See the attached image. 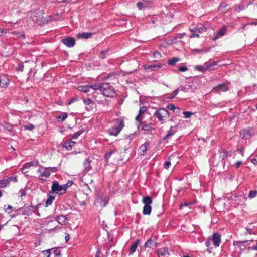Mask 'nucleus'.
I'll return each mask as SVG.
<instances>
[{"label": "nucleus", "mask_w": 257, "mask_h": 257, "mask_svg": "<svg viewBox=\"0 0 257 257\" xmlns=\"http://www.w3.org/2000/svg\"><path fill=\"white\" fill-rule=\"evenodd\" d=\"M2 182L3 183V186H4V188L7 187L9 185V184L10 183L8 178L3 179L2 180Z\"/></svg>", "instance_id": "nucleus-51"}, {"label": "nucleus", "mask_w": 257, "mask_h": 257, "mask_svg": "<svg viewBox=\"0 0 257 257\" xmlns=\"http://www.w3.org/2000/svg\"><path fill=\"white\" fill-rule=\"evenodd\" d=\"M91 160L89 158H87L83 163V166L84 167V169L83 170V172L85 173H87L89 171H90L92 169V167L90 165V163L91 162Z\"/></svg>", "instance_id": "nucleus-19"}, {"label": "nucleus", "mask_w": 257, "mask_h": 257, "mask_svg": "<svg viewBox=\"0 0 257 257\" xmlns=\"http://www.w3.org/2000/svg\"><path fill=\"white\" fill-rule=\"evenodd\" d=\"M152 4V2L150 0H141L136 5L139 10H142L148 8Z\"/></svg>", "instance_id": "nucleus-8"}, {"label": "nucleus", "mask_w": 257, "mask_h": 257, "mask_svg": "<svg viewBox=\"0 0 257 257\" xmlns=\"http://www.w3.org/2000/svg\"><path fill=\"white\" fill-rule=\"evenodd\" d=\"M28 165L29 167L30 166H37L38 165V162L36 161H33L28 163Z\"/></svg>", "instance_id": "nucleus-50"}, {"label": "nucleus", "mask_w": 257, "mask_h": 257, "mask_svg": "<svg viewBox=\"0 0 257 257\" xmlns=\"http://www.w3.org/2000/svg\"><path fill=\"white\" fill-rule=\"evenodd\" d=\"M62 42L68 47H72L75 44V40L71 37H68L63 39Z\"/></svg>", "instance_id": "nucleus-10"}, {"label": "nucleus", "mask_w": 257, "mask_h": 257, "mask_svg": "<svg viewBox=\"0 0 257 257\" xmlns=\"http://www.w3.org/2000/svg\"><path fill=\"white\" fill-rule=\"evenodd\" d=\"M92 33L89 32L79 33L77 34L78 38L88 39L92 37Z\"/></svg>", "instance_id": "nucleus-26"}, {"label": "nucleus", "mask_w": 257, "mask_h": 257, "mask_svg": "<svg viewBox=\"0 0 257 257\" xmlns=\"http://www.w3.org/2000/svg\"><path fill=\"white\" fill-rule=\"evenodd\" d=\"M162 65L160 63H157L156 64H152L148 65H146L144 67L145 70L147 72H149V70L154 71L157 70V69L161 68Z\"/></svg>", "instance_id": "nucleus-16"}, {"label": "nucleus", "mask_w": 257, "mask_h": 257, "mask_svg": "<svg viewBox=\"0 0 257 257\" xmlns=\"http://www.w3.org/2000/svg\"><path fill=\"white\" fill-rule=\"evenodd\" d=\"M149 145L150 142H146L140 147L139 151L141 155H144L146 154L147 149L149 147Z\"/></svg>", "instance_id": "nucleus-20"}, {"label": "nucleus", "mask_w": 257, "mask_h": 257, "mask_svg": "<svg viewBox=\"0 0 257 257\" xmlns=\"http://www.w3.org/2000/svg\"><path fill=\"white\" fill-rule=\"evenodd\" d=\"M72 146L71 145H70V144H67V145H65V148L68 150H71L72 149Z\"/></svg>", "instance_id": "nucleus-63"}, {"label": "nucleus", "mask_w": 257, "mask_h": 257, "mask_svg": "<svg viewBox=\"0 0 257 257\" xmlns=\"http://www.w3.org/2000/svg\"><path fill=\"white\" fill-rule=\"evenodd\" d=\"M67 188V184L60 185L57 182L54 181L51 186V190L53 193H56L61 195L66 192Z\"/></svg>", "instance_id": "nucleus-5"}, {"label": "nucleus", "mask_w": 257, "mask_h": 257, "mask_svg": "<svg viewBox=\"0 0 257 257\" xmlns=\"http://www.w3.org/2000/svg\"><path fill=\"white\" fill-rule=\"evenodd\" d=\"M196 69H197L198 70L200 71H201V72H203V71H206V69H205V66H201V65H197L196 67Z\"/></svg>", "instance_id": "nucleus-46"}, {"label": "nucleus", "mask_w": 257, "mask_h": 257, "mask_svg": "<svg viewBox=\"0 0 257 257\" xmlns=\"http://www.w3.org/2000/svg\"><path fill=\"white\" fill-rule=\"evenodd\" d=\"M117 125H114L113 127L109 130V134L112 136H117L122 129L124 127V119L122 117L119 118L116 120Z\"/></svg>", "instance_id": "nucleus-2"}, {"label": "nucleus", "mask_w": 257, "mask_h": 257, "mask_svg": "<svg viewBox=\"0 0 257 257\" xmlns=\"http://www.w3.org/2000/svg\"><path fill=\"white\" fill-rule=\"evenodd\" d=\"M154 115L158 118V120L161 122V123L163 124L168 118L170 114L166 109L161 108L155 112Z\"/></svg>", "instance_id": "nucleus-4"}, {"label": "nucleus", "mask_w": 257, "mask_h": 257, "mask_svg": "<svg viewBox=\"0 0 257 257\" xmlns=\"http://www.w3.org/2000/svg\"><path fill=\"white\" fill-rule=\"evenodd\" d=\"M171 163L170 161H166L164 163V167L165 169H168L171 166Z\"/></svg>", "instance_id": "nucleus-53"}, {"label": "nucleus", "mask_w": 257, "mask_h": 257, "mask_svg": "<svg viewBox=\"0 0 257 257\" xmlns=\"http://www.w3.org/2000/svg\"><path fill=\"white\" fill-rule=\"evenodd\" d=\"M141 115L138 114L135 118L136 121L139 122L140 125L141 124L142 119L141 118Z\"/></svg>", "instance_id": "nucleus-58"}, {"label": "nucleus", "mask_w": 257, "mask_h": 257, "mask_svg": "<svg viewBox=\"0 0 257 257\" xmlns=\"http://www.w3.org/2000/svg\"><path fill=\"white\" fill-rule=\"evenodd\" d=\"M68 117L66 112H62L59 115L57 116L56 118L59 122H62L65 120Z\"/></svg>", "instance_id": "nucleus-28"}, {"label": "nucleus", "mask_w": 257, "mask_h": 257, "mask_svg": "<svg viewBox=\"0 0 257 257\" xmlns=\"http://www.w3.org/2000/svg\"><path fill=\"white\" fill-rule=\"evenodd\" d=\"M152 210L151 205H144L143 209V213L144 215H150Z\"/></svg>", "instance_id": "nucleus-29"}, {"label": "nucleus", "mask_w": 257, "mask_h": 257, "mask_svg": "<svg viewBox=\"0 0 257 257\" xmlns=\"http://www.w3.org/2000/svg\"><path fill=\"white\" fill-rule=\"evenodd\" d=\"M177 125L171 126L168 131L167 134L163 138V140H165L167 139L169 137L174 135L177 131Z\"/></svg>", "instance_id": "nucleus-17"}, {"label": "nucleus", "mask_w": 257, "mask_h": 257, "mask_svg": "<svg viewBox=\"0 0 257 257\" xmlns=\"http://www.w3.org/2000/svg\"><path fill=\"white\" fill-rule=\"evenodd\" d=\"M66 217L64 215H59L56 218L57 221L60 224H64L66 220Z\"/></svg>", "instance_id": "nucleus-30"}, {"label": "nucleus", "mask_w": 257, "mask_h": 257, "mask_svg": "<svg viewBox=\"0 0 257 257\" xmlns=\"http://www.w3.org/2000/svg\"><path fill=\"white\" fill-rule=\"evenodd\" d=\"M243 9H244V6H242V7H241L240 6H236L235 8V10L236 11H240V10H243Z\"/></svg>", "instance_id": "nucleus-61"}, {"label": "nucleus", "mask_w": 257, "mask_h": 257, "mask_svg": "<svg viewBox=\"0 0 257 257\" xmlns=\"http://www.w3.org/2000/svg\"><path fill=\"white\" fill-rule=\"evenodd\" d=\"M173 111L177 115H180L181 114V109L179 107H176V108Z\"/></svg>", "instance_id": "nucleus-49"}, {"label": "nucleus", "mask_w": 257, "mask_h": 257, "mask_svg": "<svg viewBox=\"0 0 257 257\" xmlns=\"http://www.w3.org/2000/svg\"><path fill=\"white\" fill-rule=\"evenodd\" d=\"M115 151L114 150H110L109 151L108 153H106L105 154V159L106 160H108L110 157H111V156L112 155V154L115 152Z\"/></svg>", "instance_id": "nucleus-43"}, {"label": "nucleus", "mask_w": 257, "mask_h": 257, "mask_svg": "<svg viewBox=\"0 0 257 257\" xmlns=\"http://www.w3.org/2000/svg\"><path fill=\"white\" fill-rule=\"evenodd\" d=\"M157 243L154 242L151 239H148L144 244L145 247H149L150 248H155L157 247Z\"/></svg>", "instance_id": "nucleus-24"}, {"label": "nucleus", "mask_w": 257, "mask_h": 257, "mask_svg": "<svg viewBox=\"0 0 257 257\" xmlns=\"http://www.w3.org/2000/svg\"><path fill=\"white\" fill-rule=\"evenodd\" d=\"M83 132L82 130H80L79 131H77L75 134H73L72 136V139H76L78 138L79 136H80L82 133Z\"/></svg>", "instance_id": "nucleus-44"}, {"label": "nucleus", "mask_w": 257, "mask_h": 257, "mask_svg": "<svg viewBox=\"0 0 257 257\" xmlns=\"http://www.w3.org/2000/svg\"><path fill=\"white\" fill-rule=\"evenodd\" d=\"M253 241V240H244L243 241H234L233 242V245L234 246H237L238 247L240 250H243L245 247L247 245H249Z\"/></svg>", "instance_id": "nucleus-6"}, {"label": "nucleus", "mask_w": 257, "mask_h": 257, "mask_svg": "<svg viewBox=\"0 0 257 257\" xmlns=\"http://www.w3.org/2000/svg\"><path fill=\"white\" fill-rule=\"evenodd\" d=\"M52 253L54 254V257H61V251L57 248H53L51 249L43 251L44 254H48L47 257H50V254Z\"/></svg>", "instance_id": "nucleus-9"}, {"label": "nucleus", "mask_w": 257, "mask_h": 257, "mask_svg": "<svg viewBox=\"0 0 257 257\" xmlns=\"http://www.w3.org/2000/svg\"><path fill=\"white\" fill-rule=\"evenodd\" d=\"M183 113L185 118H190L193 114V113L190 111H184Z\"/></svg>", "instance_id": "nucleus-45"}, {"label": "nucleus", "mask_w": 257, "mask_h": 257, "mask_svg": "<svg viewBox=\"0 0 257 257\" xmlns=\"http://www.w3.org/2000/svg\"><path fill=\"white\" fill-rule=\"evenodd\" d=\"M157 254L159 257H168L169 253L167 248H162L157 251Z\"/></svg>", "instance_id": "nucleus-21"}, {"label": "nucleus", "mask_w": 257, "mask_h": 257, "mask_svg": "<svg viewBox=\"0 0 257 257\" xmlns=\"http://www.w3.org/2000/svg\"><path fill=\"white\" fill-rule=\"evenodd\" d=\"M142 201L144 205H150L152 203V199L150 197L147 196L143 197Z\"/></svg>", "instance_id": "nucleus-31"}, {"label": "nucleus", "mask_w": 257, "mask_h": 257, "mask_svg": "<svg viewBox=\"0 0 257 257\" xmlns=\"http://www.w3.org/2000/svg\"><path fill=\"white\" fill-rule=\"evenodd\" d=\"M24 128L25 130L32 131L35 128V126L32 124H28L24 125Z\"/></svg>", "instance_id": "nucleus-42"}, {"label": "nucleus", "mask_w": 257, "mask_h": 257, "mask_svg": "<svg viewBox=\"0 0 257 257\" xmlns=\"http://www.w3.org/2000/svg\"><path fill=\"white\" fill-rule=\"evenodd\" d=\"M78 90L85 93H87L89 91V86L81 85L78 87Z\"/></svg>", "instance_id": "nucleus-34"}, {"label": "nucleus", "mask_w": 257, "mask_h": 257, "mask_svg": "<svg viewBox=\"0 0 257 257\" xmlns=\"http://www.w3.org/2000/svg\"><path fill=\"white\" fill-rule=\"evenodd\" d=\"M8 179L9 182L13 181L14 182H16L17 181V179L16 176H11L8 178Z\"/></svg>", "instance_id": "nucleus-52"}, {"label": "nucleus", "mask_w": 257, "mask_h": 257, "mask_svg": "<svg viewBox=\"0 0 257 257\" xmlns=\"http://www.w3.org/2000/svg\"><path fill=\"white\" fill-rule=\"evenodd\" d=\"M257 195V191L256 190H252L249 192L248 197L250 198H253L255 197Z\"/></svg>", "instance_id": "nucleus-40"}, {"label": "nucleus", "mask_w": 257, "mask_h": 257, "mask_svg": "<svg viewBox=\"0 0 257 257\" xmlns=\"http://www.w3.org/2000/svg\"><path fill=\"white\" fill-rule=\"evenodd\" d=\"M178 70L180 72H185L188 70V68L185 66H180L178 68Z\"/></svg>", "instance_id": "nucleus-54"}, {"label": "nucleus", "mask_w": 257, "mask_h": 257, "mask_svg": "<svg viewBox=\"0 0 257 257\" xmlns=\"http://www.w3.org/2000/svg\"><path fill=\"white\" fill-rule=\"evenodd\" d=\"M140 239H137L133 242V243H132V244L131 245V246L130 248V254H132L136 251L137 248L140 243Z\"/></svg>", "instance_id": "nucleus-22"}, {"label": "nucleus", "mask_w": 257, "mask_h": 257, "mask_svg": "<svg viewBox=\"0 0 257 257\" xmlns=\"http://www.w3.org/2000/svg\"><path fill=\"white\" fill-rule=\"evenodd\" d=\"M55 199V197L52 195H49L47 199L45 204L46 206L51 205Z\"/></svg>", "instance_id": "nucleus-37"}, {"label": "nucleus", "mask_w": 257, "mask_h": 257, "mask_svg": "<svg viewBox=\"0 0 257 257\" xmlns=\"http://www.w3.org/2000/svg\"><path fill=\"white\" fill-rule=\"evenodd\" d=\"M237 151H238L242 156L243 155L244 152V150L243 148H240V149H238Z\"/></svg>", "instance_id": "nucleus-60"}, {"label": "nucleus", "mask_w": 257, "mask_h": 257, "mask_svg": "<svg viewBox=\"0 0 257 257\" xmlns=\"http://www.w3.org/2000/svg\"><path fill=\"white\" fill-rule=\"evenodd\" d=\"M216 65V63L215 62H211V63H209V62L205 63V66L206 71L212 70L213 69V67H214Z\"/></svg>", "instance_id": "nucleus-35"}, {"label": "nucleus", "mask_w": 257, "mask_h": 257, "mask_svg": "<svg viewBox=\"0 0 257 257\" xmlns=\"http://www.w3.org/2000/svg\"><path fill=\"white\" fill-rule=\"evenodd\" d=\"M179 88H177L176 89H175L173 92L172 93L174 94V96H176L178 93H179Z\"/></svg>", "instance_id": "nucleus-62"}, {"label": "nucleus", "mask_w": 257, "mask_h": 257, "mask_svg": "<svg viewBox=\"0 0 257 257\" xmlns=\"http://www.w3.org/2000/svg\"><path fill=\"white\" fill-rule=\"evenodd\" d=\"M78 100V98L77 97H73L72 98H71L67 103V105H71L72 103H73V102H76Z\"/></svg>", "instance_id": "nucleus-47"}, {"label": "nucleus", "mask_w": 257, "mask_h": 257, "mask_svg": "<svg viewBox=\"0 0 257 257\" xmlns=\"http://www.w3.org/2000/svg\"><path fill=\"white\" fill-rule=\"evenodd\" d=\"M240 136L242 139L248 140L252 136L250 131L244 129L240 132Z\"/></svg>", "instance_id": "nucleus-18"}, {"label": "nucleus", "mask_w": 257, "mask_h": 257, "mask_svg": "<svg viewBox=\"0 0 257 257\" xmlns=\"http://www.w3.org/2000/svg\"><path fill=\"white\" fill-rule=\"evenodd\" d=\"M83 102L86 106L91 105L93 106L94 105V102L89 98H87L83 100Z\"/></svg>", "instance_id": "nucleus-38"}, {"label": "nucleus", "mask_w": 257, "mask_h": 257, "mask_svg": "<svg viewBox=\"0 0 257 257\" xmlns=\"http://www.w3.org/2000/svg\"><path fill=\"white\" fill-rule=\"evenodd\" d=\"M8 32V30L6 29H2L0 28V35L6 34Z\"/></svg>", "instance_id": "nucleus-59"}, {"label": "nucleus", "mask_w": 257, "mask_h": 257, "mask_svg": "<svg viewBox=\"0 0 257 257\" xmlns=\"http://www.w3.org/2000/svg\"><path fill=\"white\" fill-rule=\"evenodd\" d=\"M180 60L179 58L174 57L172 59H169L168 60V63L169 65L173 66L175 65V64Z\"/></svg>", "instance_id": "nucleus-36"}, {"label": "nucleus", "mask_w": 257, "mask_h": 257, "mask_svg": "<svg viewBox=\"0 0 257 257\" xmlns=\"http://www.w3.org/2000/svg\"><path fill=\"white\" fill-rule=\"evenodd\" d=\"M24 68V65L23 64H19L18 67V69L20 71H23Z\"/></svg>", "instance_id": "nucleus-64"}, {"label": "nucleus", "mask_w": 257, "mask_h": 257, "mask_svg": "<svg viewBox=\"0 0 257 257\" xmlns=\"http://www.w3.org/2000/svg\"><path fill=\"white\" fill-rule=\"evenodd\" d=\"M101 93L108 97H115L117 96V93L114 88L109 84L102 83Z\"/></svg>", "instance_id": "nucleus-1"}, {"label": "nucleus", "mask_w": 257, "mask_h": 257, "mask_svg": "<svg viewBox=\"0 0 257 257\" xmlns=\"http://www.w3.org/2000/svg\"><path fill=\"white\" fill-rule=\"evenodd\" d=\"M167 108L168 109L173 111L175 109V108H176V107L175 106V105L173 104L170 103V104H168Z\"/></svg>", "instance_id": "nucleus-55"}, {"label": "nucleus", "mask_w": 257, "mask_h": 257, "mask_svg": "<svg viewBox=\"0 0 257 257\" xmlns=\"http://www.w3.org/2000/svg\"><path fill=\"white\" fill-rule=\"evenodd\" d=\"M189 30L192 32L189 35L190 38H199V34H201L206 31L207 29L203 24L200 23L197 24V25L194 27L190 28Z\"/></svg>", "instance_id": "nucleus-3"}, {"label": "nucleus", "mask_w": 257, "mask_h": 257, "mask_svg": "<svg viewBox=\"0 0 257 257\" xmlns=\"http://www.w3.org/2000/svg\"><path fill=\"white\" fill-rule=\"evenodd\" d=\"M9 83L10 81L7 76L6 75L0 76V88H7Z\"/></svg>", "instance_id": "nucleus-11"}, {"label": "nucleus", "mask_w": 257, "mask_h": 257, "mask_svg": "<svg viewBox=\"0 0 257 257\" xmlns=\"http://www.w3.org/2000/svg\"><path fill=\"white\" fill-rule=\"evenodd\" d=\"M228 7V4H227L225 3H222L220 5V6L219 7V9L220 11H221L222 12L225 13L226 11H228L229 9L227 8Z\"/></svg>", "instance_id": "nucleus-33"}, {"label": "nucleus", "mask_w": 257, "mask_h": 257, "mask_svg": "<svg viewBox=\"0 0 257 257\" xmlns=\"http://www.w3.org/2000/svg\"><path fill=\"white\" fill-rule=\"evenodd\" d=\"M227 31V28L226 26H223L221 28L219 29L216 32L215 35L213 37V40H216L221 37L224 36Z\"/></svg>", "instance_id": "nucleus-13"}, {"label": "nucleus", "mask_w": 257, "mask_h": 257, "mask_svg": "<svg viewBox=\"0 0 257 257\" xmlns=\"http://www.w3.org/2000/svg\"><path fill=\"white\" fill-rule=\"evenodd\" d=\"M242 164V161H238L235 163V164H234V166L237 169L240 167V166Z\"/></svg>", "instance_id": "nucleus-56"}, {"label": "nucleus", "mask_w": 257, "mask_h": 257, "mask_svg": "<svg viewBox=\"0 0 257 257\" xmlns=\"http://www.w3.org/2000/svg\"><path fill=\"white\" fill-rule=\"evenodd\" d=\"M228 90V87L227 84L222 83L218 85V86L214 87L212 91L214 92L220 93L221 92H225Z\"/></svg>", "instance_id": "nucleus-12"}, {"label": "nucleus", "mask_w": 257, "mask_h": 257, "mask_svg": "<svg viewBox=\"0 0 257 257\" xmlns=\"http://www.w3.org/2000/svg\"><path fill=\"white\" fill-rule=\"evenodd\" d=\"M219 155L222 160H223L225 158H226L227 155L226 151L225 150L220 151L219 152Z\"/></svg>", "instance_id": "nucleus-39"}, {"label": "nucleus", "mask_w": 257, "mask_h": 257, "mask_svg": "<svg viewBox=\"0 0 257 257\" xmlns=\"http://www.w3.org/2000/svg\"><path fill=\"white\" fill-rule=\"evenodd\" d=\"M109 201V198L106 194H102L99 199L95 200V203H99L102 207L106 206Z\"/></svg>", "instance_id": "nucleus-7"}, {"label": "nucleus", "mask_w": 257, "mask_h": 257, "mask_svg": "<svg viewBox=\"0 0 257 257\" xmlns=\"http://www.w3.org/2000/svg\"><path fill=\"white\" fill-rule=\"evenodd\" d=\"M47 169L49 170V172H56L58 170V168L57 167H47Z\"/></svg>", "instance_id": "nucleus-48"}, {"label": "nucleus", "mask_w": 257, "mask_h": 257, "mask_svg": "<svg viewBox=\"0 0 257 257\" xmlns=\"http://www.w3.org/2000/svg\"><path fill=\"white\" fill-rule=\"evenodd\" d=\"M102 83H99V84L95 83V84L90 85L89 87H90V88H92V89H93L94 90H99L101 92L102 88Z\"/></svg>", "instance_id": "nucleus-32"}, {"label": "nucleus", "mask_w": 257, "mask_h": 257, "mask_svg": "<svg viewBox=\"0 0 257 257\" xmlns=\"http://www.w3.org/2000/svg\"><path fill=\"white\" fill-rule=\"evenodd\" d=\"M23 214L27 216H30L33 213H35V212H34V208L33 207V206H27L24 207L23 208Z\"/></svg>", "instance_id": "nucleus-15"}, {"label": "nucleus", "mask_w": 257, "mask_h": 257, "mask_svg": "<svg viewBox=\"0 0 257 257\" xmlns=\"http://www.w3.org/2000/svg\"><path fill=\"white\" fill-rule=\"evenodd\" d=\"M118 76V75L117 73L112 72L107 74L106 76L103 77V79L104 80H106L108 79L113 80L117 78Z\"/></svg>", "instance_id": "nucleus-27"}, {"label": "nucleus", "mask_w": 257, "mask_h": 257, "mask_svg": "<svg viewBox=\"0 0 257 257\" xmlns=\"http://www.w3.org/2000/svg\"><path fill=\"white\" fill-rule=\"evenodd\" d=\"M147 110V108L146 106H143L140 107V110L139 111V114L140 115H143L144 112H145Z\"/></svg>", "instance_id": "nucleus-41"}, {"label": "nucleus", "mask_w": 257, "mask_h": 257, "mask_svg": "<svg viewBox=\"0 0 257 257\" xmlns=\"http://www.w3.org/2000/svg\"><path fill=\"white\" fill-rule=\"evenodd\" d=\"M248 250H257V240H256V244L252 247H249L247 248Z\"/></svg>", "instance_id": "nucleus-57"}, {"label": "nucleus", "mask_w": 257, "mask_h": 257, "mask_svg": "<svg viewBox=\"0 0 257 257\" xmlns=\"http://www.w3.org/2000/svg\"><path fill=\"white\" fill-rule=\"evenodd\" d=\"M221 235L218 233H214L212 236V241L215 247L219 246L221 243Z\"/></svg>", "instance_id": "nucleus-14"}, {"label": "nucleus", "mask_w": 257, "mask_h": 257, "mask_svg": "<svg viewBox=\"0 0 257 257\" xmlns=\"http://www.w3.org/2000/svg\"><path fill=\"white\" fill-rule=\"evenodd\" d=\"M142 130L145 132H146V133H148L150 132H152V131H155V129L153 127L152 124H144L142 127Z\"/></svg>", "instance_id": "nucleus-25"}, {"label": "nucleus", "mask_w": 257, "mask_h": 257, "mask_svg": "<svg viewBox=\"0 0 257 257\" xmlns=\"http://www.w3.org/2000/svg\"><path fill=\"white\" fill-rule=\"evenodd\" d=\"M38 172L40 173V176L44 177L45 178H48L50 176V173L49 172V170L47 169V167H45L44 170L39 169Z\"/></svg>", "instance_id": "nucleus-23"}]
</instances>
